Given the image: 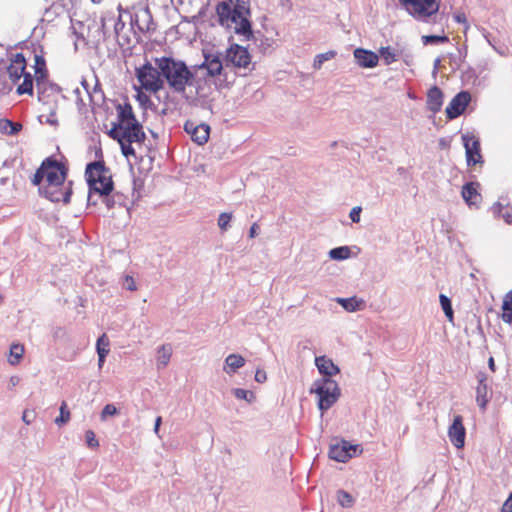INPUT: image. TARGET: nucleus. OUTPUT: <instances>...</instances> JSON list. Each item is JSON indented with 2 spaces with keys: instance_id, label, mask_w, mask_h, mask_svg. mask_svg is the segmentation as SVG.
I'll list each match as a JSON object with an SVG mask.
<instances>
[{
  "instance_id": "1",
  "label": "nucleus",
  "mask_w": 512,
  "mask_h": 512,
  "mask_svg": "<svg viewBox=\"0 0 512 512\" xmlns=\"http://www.w3.org/2000/svg\"><path fill=\"white\" fill-rule=\"evenodd\" d=\"M218 23L243 38L253 36L250 3L245 0H225L216 5Z\"/></svg>"
},
{
  "instance_id": "2",
  "label": "nucleus",
  "mask_w": 512,
  "mask_h": 512,
  "mask_svg": "<svg viewBox=\"0 0 512 512\" xmlns=\"http://www.w3.org/2000/svg\"><path fill=\"white\" fill-rule=\"evenodd\" d=\"M154 64L159 66L163 83L166 82L173 93L185 95L187 88L195 82L193 66L189 67L183 60L162 56L154 58Z\"/></svg>"
},
{
  "instance_id": "3",
  "label": "nucleus",
  "mask_w": 512,
  "mask_h": 512,
  "mask_svg": "<svg viewBox=\"0 0 512 512\" xmlns=\"http://www.w3.org/2000/svg\"><path fill=\"white\" fill-rule=\"evenodd\" d=\"M85 177L88 185V205H96L92 195H107L114 190V182L109 168L103 160L92 161L87 164Z\"/></svg>"
},
{
  "instance_id": "4",
  "label": "nucleus",
  "mask_w": 512,
  "mask_h": 512,
  "mask_svg": "<svg viewBox=\"0 0 512 512\" xmlns=\"http://www.w3.org/2000/svg\"><path fill=\"white\" fill-rule=\"evenodd\" d=\"M310 393L318 396V408L322 413L329 410L341 396L338 383L328 377L315 380Z\"/></svg>"
},
{
  "instance_id": "5",
  "label": "nucleus",
  "mask_w": 512,
  "mask_h": 512,
  "mask_svg": "<svg viewBox=\"0 0 512 512\" xmlns=\"http://www.w3.org/2000/svg\"><path fill=\"white\" fill-rule=\"evenodd\" d=\"M406 12L417 21L427 22L437 14L441 0H398Z\"/></svg>"
},
{
  "instance_id": "6",
  "label": "nucleus",
  "mask_w": 512,
  "mask_h": 512,
  "mask_svg": "<svg viewBox=\"0 0 512 512\" xmlns=\"http://www.w3.org/2000/svg\"><path fill=\"white\" fill-rule=\"evenodd\" d=\"M136 77L141 86L147 91L156 93L164 87L159 66L155 65L154 67L149 61L136 68Z\"/></svg>"
},
{
  "instance_id": "7",
  "label": "nucleus",
  "mask_w": 512,
  "mask_h": 512,
  "mask_svg": "<svg viewBox=\"0 0 512 512\" xmlns=\"http://www.w3.org/2000/svg\"><path fill=\"white\" fill-rule=\"evenodd\" d=\"M212 79L207 77H199L195 72V82L192 87L195 88L194 94H188L185 91V95L182 97L189 103L195 106L205 107L210 102V96L212 94Z\"/></svg>"
},
{
  "instance_id": "8",
  "label": "nucleus",
  "mask_w": 512,
  "mask_h": 512,
  "mask_svg": "<svg viewBox=\"0 0 512 512\" xmlns=\"http://www.w3.org/2000/svg\"><path fill=\"white\" fill-rule=\"evenodd\" d=\"M73 181H67V184L64 185H44L39 188L40 195L44 196L51 202H60L62 201L64 204L70 203L71 196L73 194L72 189Z\"/></svg>"
},
{
  "instance_id": "9",
  "label": "nucleus",
  "mask_w": 512,
  "mask_h": 512,
  "mask_svg": "<svg viewBox=\"0 0 512 512\" xmlns=\"http://www.w3.org/2000/svg\"><path fill=\"white\" fill-rule=\"evenodd\" d=\"M251 64V56L246 47L233 43L226 50L225 55V68L230 65L237 68H248Z\"/></svg>"
},
{
  "instance_id": "10",
  "label": "nucleus",
  "mask_w": 512,
  "mask_h": 512,
  "mask_svg": "<svg viewBox=\"0 0 512 512\" xmlns=\"http://www.w3.org/2000/svg\"><path fill=\"white\" fill-rule=\"evenodd\" d=\"M204 61L200 65L193 66V69L198 74V71L205 69L207 79H212L215 76H224L227 79V73L224 72L223 63L218 55H204Z\"/></svg>"
},
{
  "instance_id": "11",
  "label": "nucleus",
  "mask_w": 512,
  "mask_h": 512,
  "mask_svg": "<svg viewBox=\"0 0 512 512\" xmlns=\"http://www.w3.org/2000/svg\"><path fill=\"white\" fill-rule=\"evenodd\" d=\"M462 141L465 148L467 165L474 166L477 164H482L484 160L481 154L479 139L475 136L463 134Z\"/></svg>"
},
{
  "instance_id": "12",
  "label": "nucleus",
  "mask_w": 512,
  "mask_h": 512,
  "mask_svg": "<svg viewBox=\"0 0 512 512\" xmlns=\"http://www.w3.org/2000/svg\"><path fill=\"white\" fill-rule=\"evenodd\" d=\"M471 101V94L468 91L457 93L445 109L446 117L453 120L462 115Z\"/></svg>"
},
{
  "instance_id": "13",
  "label": "nucleus",
  "mask_w": 512,
  "mask_h": 512,
  "mask_svg": "<svg viewBox=\"0 0 512 512\" xmlns=\"http://www.w3.org/2000/svg\"><path fill=\"white\" fill-rule=\"evenodd\" d=\"M359 445H353L342 440L341 443L330 446L329 457L337 462H346L357 454Z\"/></svg>"
},
{
  "instance_id": "14",
  "label": "nucleus",
  "mask_w": 512,
  "mask_h": 512,
  "mask_svg": "<svg viewBox=\"0 0 512 512\" xmlns=\"http://www.w3.org/2000/svg\"><path fill=\"white\" fill-rule=\"evenodd\" d=\"M68 166L56 159V163L47 167L45 170V179L47 184L64 185L68 175Z\"/></svg>"
},
{
  "instance_id": "15",
  "label": "nucleus",
  "mask_w": 512,
  "mask_h": 512,
  "mask_svg": "<svg viewBox=\"0 0 512 512\" xmlns=\"http://www.w3.org/2000/svg\"><path fill=\"white\" fill-rule=\"evenodd\" d=\"M184 131L190 135L192 141L198 145L207 143L210 135V126L205 123L196 124L193 121H186Z\"/></svg>"
},
{
  "instance_id": "16",
  "label": "nucleus",
  "mask_w": 512,
  "mask_h": 512,
  "mask_svg": "<svg viewBox=\"0 0 512 512\" xmlns=\"http://www.w3.org/2000/svg\"><path fill=\"white\" fill-rule=\"evenodd\" d=\"M448 436L451 443L456 448H462L465 444L466 430L463 425V418L460 415H456L453 418L452 424L448 429Z\"/></svg>"
},
{
  "instance_id": "17",
  "label": "nucleus",
  "mask_w": 512,
  "mask_h": 512,
  "mask_svg": "<svg viewBox=\"0 0 512 512\" xmlns=\"http://www.w3.org/2000/svg\"><path fill=\"white\" fill-rule=\"evenodd\" d=\"M146 139V134L143 131V126L139 121H135L134 123H129V125H125L122 129V141L128 143H144Z\"/></svg>"
},
{
  "instance_id": "18",
  "label": "nucleus",
  "mask_w": 512,
  "mask_h": 512,
  "mask_svg": "<svg viewBox=\"0 0 512 512\" xmlns=\"http://www.w3.org/2000/svg\"><path fill=\"white\" fill-rule=\"evenodd\" d=\"M356 63L362 68H374L379 62L377 53L364 48H356L353 52Z\"/></svg>"
},
{
  "instance_id": "19",
  "label": "nucleus",
  "mask_w": 512,
  "mask_h": 512,
  "mask_svg": "<svg viewBox=\"0 0 512 512\" xmlns=\"http://www.w3.org/2000/svg\"><path fill=\"white\" fill-rule=\"evenodd\" d=\"M477 379L478 386L476 387V402L482 410H485L490 400V396L488 395L489 388L487 385V375L484 372H479Z\"/></svg>"
},
{
  "instance_id": "20",
  "label": "nucleus",
  "mask_w": 512,
  "mask_h": 512,
  "mask_svg": "<svg viewBox=\"0 0 512 512\" xmlns=\"http://www.w3.org/2000/svg\"><path fill=\"white\" fill-rule=\"evenodd\" d=\"M444 94L438 86H432L427 92V109L434 114L441 110Z\"/></svg>"
},
{
  "instance_id": "21",
  "label": "nucleus",
  "mask_w": 512,
  "mask_h": 512,
  "mask_svg": "<svg viewBox=\"0 0 512 512\" xmlns=\"http://www.w3.org/2000/svg\"><path fill=\"white\" fill-rule=\"evenodd\" d=\"M315 365L318 368L319 373L323 376L322 378H331L340 372V369L333 361L326 356H319L315 358Z\"/></svg>"
},
{
  "instance_id": "22",
  "label": "nucleus",
  "mask_w": 512,
  "mask_h": 512,
  "mask_svg": "<svg viewBox=\"0 0 512 512\" xmlns=\"http://www.w3.org/2000/svg\"><path fill=\"white\" fill-rule=\"evenodd\" d=\"M477 186H479L477 182H468L462 187V197L469 206L477 205L482 199L481 194L477 191Z\"/></svg>"
},
{
  "instance_id": "23",
  "label": "nucleus",
  "mask_w": 512,
  "mask_h": 512,
  "mask_svg": "<svg viewBox=\"0 0 512 512\" xmlns=\"http://www.w3.org/2000/svg\"><path fill=\"white\" fill-rule=\"evenodd\" d=\"M116 110L118 123L122 124L123 126L138 121L129 102H125L124 104H118L116 106Z\"/></svg>"
},
{
  "instance_id": "24",
  "label": "nucleus",
  "mask_w": 512,
  "mask_h": 512,
  "mask_svg": "<svg viewBox=\"0 0 512 512\" xmlns=\"http://www.w3.org/2000/svg\"><path fill=\"white\" fill-rule=\"evenodd\" d=\"M102 202L105 204L107 209L111 210L115 207H124L126 205L127 197L121 192H109L107 195H100Z\"/></svg>"
},
{
  "instance_id": "25",
  "label": "nucleus",
  "mask_w": 512,
  "mask_h": 512,
  "mask_svg": "<svg viewBox=\"0 0 512 512\" xmlns=\"http://www.w3.org/2000/svg\"><path fill=\"white\" fill-rule=\"evenodd\" d=\"M41 89H37L38 92V100L42 102L44 105L49 103V98L58 95L61 92V87L52 82L45 83Z\"/></svg>"
},
{
  "instance_id": "26",
  "label": "nucleus",
  "mask_w": 512,
  "mask_h": 512,
  "mask_svg": "<svg viewBox=\"0 0 512 512\" xmlns=\"http://www.w3.org/2000/svg\"><path fill=\"white\" fill-rule=\"evenodd\" d=\"M245 365V359L239 354H230L225 359L224 371L232 375Z\"/></svg>"
},
{
  "instance_id": "27",
  "label": "nucleus",
  "mask_w": 512,
  "mask_h": 512,
  "mask_svg": "<svg viewBox=\"0 0 512 512\" xmlns=\"http://www.w3.org/2000/svg\"><path fill=\"white\" fill-rule=\"evenodd\" d=\"M54 163H56V158L53 156L47 157L42 161L40 167L36 170L31 180L34 186H39L42 183V181L45 179V170H47V167L52 166Z\"/></svg>"
},
{
  "instance_id": "28",
  "label": "nucleus",
  "mask_w": 512,
  "mask_h": 512,
  "mask_svg": "<svg viewBox=\"0 0 512 512\" xmlns=\"http://www.w3.org/2000/svg\"><path fill=\"white\" fill-rule=\"evenodd\" d=\"M172 348L170 344H163L158 348V357H157V368L162 369L165 368L171 358Z\"/></svg>"
},
{
  "instance_id": "29",
  "label": "nucleus",
  "mask_w": 512,
  "mask_h": 512,
  "mask_svg": "<svg viewBox=\"0 0 512 512\" xmlns=\"http://www.w3.org/2000/svg\"><path fill=\"white\" fill-rule=\"evenodd\" d=\"M245 41L252 40L254 44L263 52L266 53L267 50L271 47V40L265 37L260 31L254 32L253 36L249 38H243Z\"/></svg>"
},
{
  "instance_id": "30",
  "label": "nucleus",
  "mask_w": 512,
  "mask_h": 512,
  "mask_svg": "<svg viewBox=\"0 0 512 512\" xmlns=\"http://www.w3.org/2000/svg\"><path fill=\"white\" fill-rule=\"evenodd\" d=\"M337 302L348 312L358 311L364 304V301L359 300L356 296L350 298H337Z\"/></svg>"
},
{
  "instance_id": "31",
  "label": "nucleus",
  "mask_w": 512,
  "mask_h": 512,
  "mask_svg": "<svg viewBox=\"0 0 512 512\" xmlns=\"http://www.w3.org/2000/svg\"><path fill=\"white\" fill-rule=\"evenodd\" d=\"M22 129V125L9 119H0V132L6 135H16Z\"/></svg>"
},
{
  "instance_id": "32",
  "label": "nucleus",
  "mask_w": 512,
  "mask_h": 512,
  "mask_svg": "<svg viewBox=\"0 0 512 512\" xmlns=\"http://www.w3.org/2000/svg\"><path fill=\"white\" fill-rule=\"evenodd\" d=\"M33 82L34 77L31 73L27 72L23 77V82L18 85L16 93L18 95L28 94L33 95Z\"/></svg>"
},
{
  "instance_id": "33",
  "label": "nucleus",
  "mask_w": 512,
  "mask_h": 512,
  "mask_svg": "<svg viewBox=\"0 0 512 512\" xmlns=\"http://www.w3.org/2000/svg\"><path fill=\"white\" fill-rule=\"evenodd\" d=\"M7 73L11 83L16 84L27 73L23 66L9 64L7 66Z\"/></svg>"
},
{
  "instance_id": "34",
  "label": "nucleus",
  "mask_w": 512,
  "mask_h": 512,
  "mask_svg": "<svg viewBox=\"0 0 512 512\" xmlns=\"http://www.w3.org/2000/svg\"><path fill=\"white\" fill-rule=\"evenodd\" d=\"M439 301H440L441 308H442L445 316L447 317L448 321L453 322L454 311L452 308L451 299L448 296H446L445 294H440Z\"/></svg>"
},
{
  "instance_id": "35",
  "label": "nucleus",
  "mask_w": 512,
  "mask_h": 512,
  "mask_svg": "<svg viewBox=\"0 0 512 512\" xmlns=\"http://www.w3.org/2000/svg\"><path fill=\"white\" fill-rule=\"evenodd\" d=\"M336 499L338 504L343 508H350L354 505V497L345 490H338L336 493Z\"/></svg>"
},
{
  "instance_id": "36",
  "label": "nucleus",
  "mask_w": 512,
  "mask_h": 512,
  "mask_svg": "<svg viewBox=\"0 0 512 512\" xmlns=\"http://www.w3.org/2000/svg\"><path fill=\"white\" fill-rule=\"evenodd\" d=\"M351 250L348 246H339L329 251V257L332 260H346L350 257Z\"/></svg>"
},
{
  "instance_id": "37",
  "label": "nucleus",
  "mask_w": 512,
  "mask_h": 512,
  "mask_svg": "<svg viewBox=\"0 0 512 512\" xmlns=\"http://www.w3.org/2000/svg\"><path fill=\"white\" fill-rule=\"evenodd\" d=\"M378 52V56L382 58L385 65H390L397 61V54L390 46L381 47Z\"/></svg>"
},
{
  "instance_id": "38",
  "label": "nucleus",
  "mask_w": 512,
  "mask_h": 512,
  "mask_svg": "<svg viewBox=\"0 0 512 512\" xmlns=\"http://www.w3.org/2000/svg\"><path fill=\"white\" fill-rule=\"evenodd\" d=\"M135 15H142L143 17H145V20L147 22L145 27H139L141 31L149 32L151 30H155V24L153 22L152 13L149 7L140 9Z\"/></svg>"
},
{
  "instance_id": "39",
  "label": "nucleus",
  "mask_w": 512,
  "mask_h": 512,
  "mask_svg": "<svg viewBox=\"0 0 512 512\" xmlns=\"http://www.w3.org/2000/svg\"><path fill=\"white\" fill-rule=\"evenodd\" d=\"M24 354V347L21 344H13L10 348V364L16 365L19 363Z\"/></svg>"
},
{
  "instance_id": "40",
  "label": "nucleus",
  "mask_w": 512,
  "mask_h": 512,
  "mask_svg": "<svg viewBox=\"0 0 512 512\" xmlns=\"http://www.w3.org/2000/svg\"><path fill=\"white\" fill-rule=\"evenodd\" d=\"M232 394L239 400H244L248 403H252L255 400V395L252 391L242 389V388H234L232 389Z\"/></svg>"
},
{
  "instance_id": "41",
  "label": "nucleus",
  "mask_w": 512,
  "mask_h": 512,
  "mask_svg": "<svg viewBox=\"0 0 512 512\" xmlns=\"http://www.w3.org/2000/svg\"><path fill=\"white\" fill-rule=\"evenodd\" d=\"M422 42L424 45H436L441 43L449 42V38L446 35H424L422 36Z\"/></svg>"
},
{
  "instance_id": "42",
  "label": "nucleus",
  "mask_w": 512,
  "mask_h": 512,
  "mask_svg": "<svg viewBox=\"0 0 512 512\" xmlns=\"http://www.w3.org/2000/svg\"><path fill=\"white\" fill-rule=\"evenodd\" d=\"M336 54H337L336 51L329 50L325 53L316 55V57L314 58L313 67L315 69H320L324 62L334 58L336 56Z\"/></svg>"
},
{
  "instance_id": "43",
  "label": "nucleus",
  "mask_w": 512,
  "mask_h": 512,
  "mask_svg": "<svg viewBox=\"0 0 512 512\" xmlns=\"http://www.w3.org/2000/svg\"><path fill=\"white\" fill-rule=\"evenodd\" d=\"M44 117H45L44 115H40L38 117V119L41 123H46V124H49L54 127H57L59 125L58 119L56 117V105L49 106V114L47 115L45 120H43Z\"/></svg>"
},
{
  "instance_id": "44",
  "label": "nucleus",
  "mask_w": 512,
  "mask_h": 512,
  "mask_svg": "<svg viewBox=\"0 0 512 512\" xmlns=\"http://www.w3.org/2000/svg\"><path fill=\"white\" fill-rule=\"evenodd\" d=\"M123 127L124 126L118 122L112 123V128L108 131L109 137L119 143L122 140Z\"/></svg>"
},
{
  "instance_id": "45",
  "label": "nucleus",
  "mask_w": 512,
  "mask_h": 512,
  "mask_svg": "<svg viewBox=\"0 0 512 512\" xmlns=\"http://www.w3.org/2000/svg\"><path fill=\"white\" fill-rule=\"evenodd\" d=\"M70 419V412L69 410L67 409V405L65 402L62 403L61 407H60V414L59 416L55 419V423L58 425V426H61L65 423H67Z\"/></svg>"
},
{
  "instance_id": "46",
  "label": "nucleus",
  "mask_w": 512,
  "mask_h": 512,
  "mask_svg": "<svg viewBox=\"0 0 512 512\" xmlns=\"http://www.w3.org/2000/svg\"><path fill=\"white\" fill-rule=\"evenodd\" d=\"M35 81L37 89H41L43 85H46L45 83L49 82L47 68L35 71Z\"/></svg>"
},
{
  "instance_id": "47",
  "label": "nucleus",
  "mask_w": 512,
  "mask_h": 512,
  "mask_svg": "<svg viewBox=\"0 0 512 512\" xmlns=\"http://www.w3.org/2000/svg\"><path fill=\"white\" fill-rule=\"evenodd\" d=\"M232 219V213L223 212L218 217V226L222 231H227L230 227V221Z\"/></svg>"
},
{
  "instance_id": "48",
  "label": "nucleus",
  "mask_w": 512,
  "mask_h": 512,
  "mask_svg": "<svg viewBox=\"0 0 512 512\" xmlns=\"http://www.w3.org/2000/svg\"><path fill=\"white\" fill-rule=\"evenodd\" d=\"M88 95L92 102H95V99H97L99 101L104 100V93H103V90L101 89V86L98 82L93 87L92 92L89 91Z\"/></svg>"
},
{
  "instance_id": "49",
  "label": "nucleus",
  "mask_w": 512,
  "mask_h": 512,
  "mask_svg": "<svg viewBox=\"0 0 512 512\" xmlns=\"http://www.w3.org/2000/svg\"><path fill=\"white\" fill-rule=\"evenodd\" d=\"M119 413L114 404H106L101 411V420H106L108 416H115Z\"/></svg>"
},
{
  "instance_id": "50",
  "label": "nucleus",
  "mask_w": 512,
  "mask_h": 512,
  "mask_svg": "<svg viewBox=\"0 0 512 512\" xmlns=\"http://www.w3.org/2000/svg\"><path fill=\"white\" fill-rule=\"evenodd\" d=\"M119 145H120V148H121V152L122 154L125 156V157H130V156H135L136 153H135V149L132 147V143H128V142H124V141H120L119 142Z\"/></svg>"
},
{
  "instance_id": "51",
  "label": "nucleus",
  "mask_w": 512,
  "mask_h": 512,
  "mask_svg": "<svg viewBox=\"0 0 512 512\" xmlns=\"http://www.w3.org/2000/svg\"><path fill=\"white\" fill-rule=\"evenodd\" d=\"M108 346H109V340H108L106 334H102L97 339V343H96L97 354H99V351L101 352V350L109 352Z\"/></svg>"
},
{
  "instance_id": "52",
  "label": "nucleus",
  "mask_w": 512,
  "mask_h": 512,
  "mask_svg": "<svg viewBox=\"0 0 512 512\" xmlns=\"http://www.w3.org/2000/svg\"><path fill=\"white\" fill-rule=\"evenodd\" d=\"M86 443L90 448H97L99 441L96 439L95 433L92 430H87L85 433Z\"/></svg>"
},
{
  "instance_id": "53",
  "label": "nucleus",
  "mask_w": 512,
  "mask_h": 512,
  "mask_svg": "<svg viewBox=\"0 0 512 512\" xmlns=\"http://www.w3.org/2000/svg\"><path fill=\"white\" fill-rule=\"evenodd\" d=\"M501 318L505 323H509V324L512 323V307H510L509 305L506 306V303H504V302L502 304Z\"/></svg>"
},
{
  "instance_id": "54",
  "label": "nucleus",
  "mask_w": 512,
  "mask_h": 512,
  "mask_svg": "<svg viewBox=\"0 0 512 512\" xmlns=\"http://www.w3.org/2000/svg\"><path fill=\"white\" fill-rule=\"evenodd\" d=\"M13 85V83H9L7 80H2L0 78V96L9 94L13 89Z\"/></svg>"
},
{
  "instance_id": "55",
  "label": "nucleus",
  "mask_w": 512,
  "mask_h": 512,
  "mask_svg": "<svg viewBox=\"0 0 512 512\" xmlns=\"http://www.w3.org/2000/svg\"><path fill=\"white\" fill-rule=\"evenodd\" d=\"M34 60H35V64H34L35 71L46 69V61H45V58L43 55L35 54Z\"/></svg>"
},
{
  "instance_id": "56",
  "label": "nucleus",
  "mask_w": 512,
  "mask_h": 512,
  "mask_svg": "<svg viewBox=\"0 0 512 512\" xmlns=\"http://www.w3.org/2000/svg\"><path fill=\"white\" fill-rule=\"evenodd\" d=\"M10 64H15L19 66H23L26 69V58L23 53H16L14 57L11 59Z\"/></svg>"
},
{
  "instance_id": "57",
  "label": "nucleus",
  "mask_w": 512,
  "mask_h": 512,
  "mask_svg": "<svg viewBox=\"0 0 512 512\" xmlns=\"http://www.w3.org/2000/svg\"><path fill=\"white\" fill-rule=\"evenodd\" d=\"M361 212L362 208L360 206H356L351 209L349 217L353 223H359Z\"/></svg>"
},
{
  "instance_id": "58",
  "label": "nucleus",
  "mask_w": 512,
  "mask_h": 512,
  "mask_svg": "<svg viewBox=\"0 0 512 512\" xmlns=\"http://www.w3.org/2000/svg\"><path fill=\"white\" fill-rule=\"evenodd\" d=\"M123 286H124L125 289H127L129 291H135L137 289L133 277H131L129 275L125 276V280H124Z\"/></svg>"
},
{
  "instance_id": "59",
  "label": "nucleus",
  "mask_w": 512,
  "mask_h": 512,
  "mask_svg": "<svg viewBox=\"0 0 512 512\" xmlns=\"http://www.w3.org/2000/svg\"><path fill=\"white\" fill-rule=\"evenodd\" d=\"M35 419V412L33 410H25L22 415V420L27 424H31Z\"/></svg>"
},
{
  "instance_id": "60",
  "label": "nucleus",
  "mask_w": 512,
  "mask_h": 512,
  "mask_svg": "<svg viewBox=\"0 0 512 512\" xmlns=\"http://www.w3.org/2000/svg\"><path fill=\"white\" fill-rule=\"evenodd\" d=\"M503 205L500 202H496L491 207V211L496 218H500L502 215Z\"/></svg>"
},
{
  "instance_id": "61",
  "label": "nucleus",
  "mask_w": 512,
  "mask_h": 512,
  "mask_svg": "<svg viewBox=\"0 0 512 512\" xmlns=\"http://www.w3.org/2000/svg\"><path fill=\"white\" fill-rule=\"evenodd\" d=\"M503 220L511 225L512 224V207L507 206V209L504 213H502L501 217Z\"/></svg>"
},
{
  "instance_id": "62",
  "label": "nucleus",
  "mask_w": 512,
  "mask_h": 512,
  "mask_svg": "<svg viewBox=\"0 0 512 512\" xmlns=\"http://www.w3.org/2000/svg\"><path fill=\"white\" fill-rule=\"evenodd\" d=\"M267 379V375H266V372L264 370H261V369H257L256 373H255V381H257L258 383H264Z\"/></svg>"
},
{
  "instance_id": "63",
  "label": "nucleus",
  "mask_w": 512,
  "mask_h": 512,
  "mask_svg": "<svg viewBox=\"0 0 512 512\" xmlns=\"http://www.w3.org/2000/svg\"><path fill=\"white\" fill-rule=\"evenodd\" d=\"M137 100L142 106H145L147 103H151L149 96L144 93H138Z\"/></svg>"
},
{
  "instance_id": "64",
  "label": "nucleus",
  "mask_w": 512,
  "mask_h": 512,
  "mask_svg": "<svg viewBox=\"0 0 512 512\" xmlns=\"http://www.w3.org/2000/svg\"><path fill=\"white\" fill-rule=\"evenodd\" d=\"M502 512H512V496L511 495L504 502L503 507H502Z\"/></svg>"
}]
</instances>
